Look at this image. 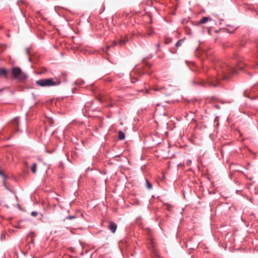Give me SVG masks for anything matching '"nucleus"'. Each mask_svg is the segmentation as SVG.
<instances>
[{"instance_id":"nucleus-1","label":"nucleus","mask_w":258,"mask_h":258,"mask_svg":"<svg viewBox=\"0 0 258 258\" xmlns=\"http://www.w3.org/2000/svg\"><path fill=\"white\" fill-rule=\"evenodd\" d=\"M244 65L241 64L240 60H236L232 65H229L223 62H218L216 64V70L218 75H222V78L229 79L230 77L237 73L238 70L242 71Z\"/></svg>"},{"instance_id":"nucleus-2","label":"nucleus","mask_w":258,"mask_h":258,"mask_svg":"<svg viewBox=\"0 0 258 258\" xmlns=\"http://www.w3.org/2000/svg\"><path fill=\"white\" fill-rule=\"evenodd\" d=\"M191 83L194 85H200L202 87H206L207 85H208L210 87H217L219 84L217 78L211 77H209L208 81L206 82L202 80H200L199 82L193 80Z\"/></svg>"},{"instance_id":"nucleus-3","label":"nucleus","mask_w":258,"mask_h":258,"mask_svg":"<svg viewBox=\"0 0 258 258\" xmlns=\"http://www.w3.org/2000/svg\"><path fill=\"white\" fill-rule=\"evenodd\" d=\"M61 83V82L60 81H54L53 78L40 79L36 81V85L42 87L57 86Z\"/></svg>"},{"instance_id":"nucleus-4","label":"nucleus","mask_w":258,"mask_h":258,"mask_svg":"<svg viewBox=\"0 0 258 258\" xmlns=\"http://www.w3.org/2000/svg\"><path fill=\"white\" fill-rule=\"evenodd\" d=\"M12 74L14 78L19 81H22L27 79L28 76L22 72L21 69L19 67H14L12 70Z\"/></svg>"},{"instance_id":"nucleus-5","label":"nucleus","mask_w":258,"mask_h":258,"mask_svg":"<svg viewBox=\"0 0 258 258\" xmlns=\"http://www.w3.org/2000/svg\"><path fill=\"white\" fill-rule=\"evenodd\" d=\"M128 39L124 38H120L118 39H116V40H114L111 45V46H115L118 45H125L127 42H128Z\"/></svg>"},{"instance_id":"nucleus-6","label":"nucleus","mask_w":258,"mask_h":258,"mask_svg":"<svg viewBox=\"0 0 258 258\" xmlns=\"http://www.w3.org/2000/svg\"><path fill=\"white\" fill-rule=\"evenodd\" d=\"M108 228L112 233H114L117 228V225L114 222L110 221L108 226Z\"/></svg>"},{"instance_id":"nucleus-7","label":"nucleus","mask_w":258,"mask_h":258,"mask_svg":"<svg viewBox=\"0 0 258 258\" xmlns=\"http://www.w3.org/2000/svg\"><path fill=\"white\" fill-rule=\"evenodd\" d=\"M212 19L209 17H203L200 21V24H204L208 21H212Z\"/></svg>"},{"instance_id":"nucleus-8","label":"nucleus","mask_w":258,"mask_h":258,"mask_svg":"<svg viewBox=\"0 0 258 258\" xmlns=\"http://www.w3.org/2000/svg\"><path fill=\"white\" fill-rule=\"evenodd\" d=\"M8 74V71L5 68H0V76H5L7 78V75Z\"/></svg>"},{"instance_id":"nucleus-9","label":"nucleus","mask_w":258,"mask_h":258,"mask_svg":"<svg viewBox=\"0 0 258 258\" xmlns=\"http://www.w3.org/2000/svg\"><path fill=\"white\" fill-rule=\"evenodd\" d=\"M125 134L121 131L118 132V139L120 140L125 139Z\"/></svg>"},{"instance_id":"nucleus-10","label":"nucleus","mask_w":258,"mask_h":258,"mask_svg":"<svg viewBox=\"0 0 258 258\" xmlns=\"http://www.w3.org/2000/svg\"><path fill=\"white\" fill-rule=\"evenodd\" d=\"M12 124L18 127L19 124V117H16L15 118H14V119L12 121Z\"/></svg>"},{"instance_id":"nucleus-11","label":"nucleus","mask_w":258,"mask_h":258,"mask_svg":"<svg viewBox=\"0 0 258 258\" xmlns=\"http://www.w3.org/2000/svg\"><path fill=\"white\" fill-rule=\"evenodd\" d=\"M31 171L33 173H35L36 171V164L34 163L31 167Z\"/></svg>"},{"instance_id":"nucleus-12","label":"nucleus","mask_w":258,"mask_h":258,"mask_svg":"<svg viewBox=\"0 0 258 258\" xmlns=\"http://www.w3.org/2000/svg\"><path fill=\"white\" fill-rule=\"evenodd\" d=\"M183 39L179 40L175 44L176 47L180 46L183 42Z\"/></svg>"},{"instance_id":"nucleus-13","label":"nucleus","mask_w":258,"mask_h":258,"mask_svg":"<svg viewBox=\"0 0 258 258\" xmlns=\"http://www.w3.org/2000/svg\"><path fill=\"white\" fill-rule=\"evenodd\" d=\"M146 187L148 188V189H151L152 187V184L151 183H150L148 180L147 179H146Z\"/></svg>"},{"instance_id":"nucleus-14","label":"nucleus","mask_w":258,"mask_h":258,"mask_svg":"<svg viewBox=\"0 0 258 258\" xmlns=\"http://www.w3.org/2000/svg\"><path fill=\"white\" fill-rule=\"evenodd\" d=\"M85 83V82L83 81V80H81V81H76L75 82V84L76 85H78V86H81L82 85L84 84Z\"/></svg>"},{"instance_id":"nucleus-15","label":"nucleus","mask_w":258,"mask_h":258,"mask_svg":"<svg viewBox=\"0 0 258 258\" xmlns=\"http://www.w3.org/2000/svg\"><path fill=\"white\" fill-rule=\"evenodd\" d=\"M132 74H133V73L131 74V82L133 84V83H135L136 81H138V80L136 78H132Z\"/></svg>"},{"instance_id":"nucleus-16","label":"nucleus","mask_w":258,"mask_h":258,"mask_svg":"<svg viewBox=\"0 0 258 258\" xmlns=\"http://www.w3.org/2000/svg\"><path fill=\"white\" fill-rule=\"evenodd\" d=\"M3 184H4V185L6 189L8 190L9 191H11V190L6 185L5 179H3Z\"/></svg>"},{"instance_id":"nucleus-17","label":"nucleus","mask_w":258,"mask_h":258,"mask_svg":"<svg viewBox=\"0 0 258 258\" xmlns=\"http://www.w3.org/2000/svg\"><path fill=\"white\" fill-rule=\"evenodd\" d=\"M76 216L75 215L69 216L66 217V219H73L76 218Z\"/></svg>"},{"instance_id":"nucleus-18","label":"nucleus","mask_w":258,"mask_h":258,"mask_svg":"<svg viewBox=\"0 0 258 258\" xmlns=\"http://www.w3.org/2000/svg\"><path fill=\"white\" fill-rule=\"evenodd\" d=\"M0 175L3 177V179H6L7 178L6 176L3 173L2 170L0 169Z\"/></svg>"},{"instance_id":"nucleus-19","label":"nucleus","mask_w":258,"mask_h":258,"mask_svg":"<svg viewBox=\"0 0 258 258\" xmlns=\"http://www.w3.org/2000/svg\"><path fill=\"white\" fill-rule=\"evenodd\" d=\"M31 215L33 217H36L38 215V213L36 211H33L31 212Z\"/></svg>"},{"instance_id":"nucleus-20","label":"nucleus","mask_w":258,"mask_h":258,"mask_svg":"<svg viewBox=\"0 0 258 258\" xmlns=\"http://www.w3.org/2000/svg\"><path fill=\"white\" fill-rule=\"evenodd\" d=\"M172 206L170 205L167 204V210L168 211L171 210Z\"/></svg>"},{"instance_id":"nucleus-21","label":"nucleus","mask_w":258,"mask_h":258,"mask_svg":"<svg viewBox=\"0 0 258 258\" xmlns=\"http://www.w3.org/2000/svg\"><path fill=\"white\" fill-rule=\"evenodd\" d=\"M256 66H258V61L257 62H256L254 64L251 66V68H255Z\"/></svg>"},{"instance_id":"nucleus-22","label":"nucleus","mask_w":258,"mask_h":258,"mask_svg":"<svg viewBox=\"0 0 258 258\" xmlns=\"http://www.w3.org/2000/svg\"><path fill=\"white\" fill-rule=\"evenodd\" d=\"M93 170V169L92 168H90V167H88L87 169H86V172H88L89 171H92Z\"/></svg>"},{"instance_id":"nucleus-23","label":"nucleus","mask_w":258,"mask_h":258,"mask_svg":"<svg viewBox=\"0 0 258 258\" xmlns=\"http://www.w3.org/2000/svg\"><path fill=\"white\" fill-rule=\"evenodd\" d=\"M153 33V31L152 30H151L150 32H149V33H148V35L149 36H150V35H152V34Z\"/></svg>"},{"instance_id":"nucleus-24","label":"nucleus","mask_w":258,"mask_h":258,"mask_svg":"<svg viewBox=\"0 0 258 258\" xmlns=\"http://www.w3.org/2000/svg\"><path fill=\"white\" fill-rule=\"evenodd\" d=\"M29 48L27 47L26 48V52H27V54L29 53Z\"/></svg>"},{"instance_id":"nucleus-25","label":"nucleus","mask_w":258,"mask_h":258,"mask_svg":"<svg viewBox=\"0 0 258 258\" xmlns=\"http://www.w3.org/2000/svg\"><path fill=\"white\" fill-rule=\"evenodd\" d=\"M62 75L64 76V77H66L67 75V74L66 73H62Z\"/></svg>"},{"instance_id":"nucleus-26","label":"nucleus","mask_w":258,"mask_h":258,"mask_svg":"<svg viewBox=\"0 0 258 258\" xmlns=\"http://www.w3.org/2000/svg\"><path fill=\"white\" fill-rule=\"evenodd\" d=\"M109 47H110V46H107L106 51H107L109 49Z\"/></svg>"},{"instance_id":"nucleus-27","label":"nucleus","mask_w":258,"mask_h":258,"mask_svg":"<svg viewBox=\"0 0 258 258\" xmlns=\"http://www.w3.org/2000/svg\"><path fill=\"white\" fill-rule=\"evenodd\" d=\"M215 106H216V107L217 108H218V109H219V108H220V107H219V105H216Z\"/></svg>"},{"instance_id":"nucleus-28","label":"nucleus","mask_w":258,"mask_h":258,"mask_svg":"<svg viewBox=\"0 0 258 258\" xmlns=\"http://www.w3.org/2000/svg\"><path fill=\"white\" fill-rule=\"evenodd\" d=\"M241 45L243 46H244V44L242 43V42L241 43Z\"/></svg>"},{"instance_id":"nucleus-29","label":"nucleus","mask_w":258,"mask_h":258,"mask_svg":"<svg viewBox=\"0 0 258 258\" xmlns=\"http://www.w3.org/2000/svg\"><path fill=\"white\" fill-rule=\"evenodd\" d=\"M29 60L30 61H31V58H30V57H29Z\"/></svg>"},{"instance_id":"nucleus-30","label":"nucleus","mask_w":258,"mask_h":258,"mask_svg":"<svg viewBox=\"0 0 258 258\" xmlns=\"http://www.w3.org/2000/svg\"><path fill=\"white\" fill-rule=\"evenodd\" d=\"M143 91L142 90H139V91H138V92H141V91Z\"/></svg>"},{"instance_id":"nucleus-31","label":"nucleus","mask_w":258,"mask_h":258,"mask_svg":"<svg viewBox=\"0 0 258 258\" xmlns=\"http://www.w3.org/2000/svg\"><path fill=\"white\" fill-rule=\"evenodd\" d=\"M189 248H192V249H194V247H189Z\"/></svg>"},{"instance_id":"nucleus-32","label":"nucleus","mask_w":258,"mask_h":258,"mask_svg":"<svg viewBox=\"0 0 258 258\" xmlns=\"http://www.w3.org/2000/svg\"><path fill=\"white\" fill-rule=\"evenodd\" d=\"M117 157H118L117 156H116L114 157V158H117Z\"/></svg>"}]
</instances>
